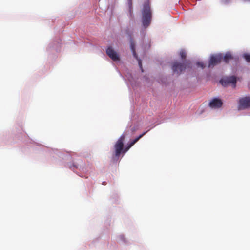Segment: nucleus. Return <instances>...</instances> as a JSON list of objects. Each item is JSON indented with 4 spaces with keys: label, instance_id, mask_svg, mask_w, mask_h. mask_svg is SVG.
<instances>
[{
    "label": "nucleus",
    "instance_id": "nucleus-14",
    "mask_svg": "<svg viewBox=\"0 0 250 250\" xmlns=\"http://www.w3.org/2000/svg\"><path fill=\"white\" fill-rule=\"evenodd\" d=\"M128 4L129 5L130 9L131 8L132 6V0H128Z\"/></svg>",
    "mask_w": 250,
    "mask_h": 250
},
{
    "label": "nucleus",
    "instance_id": "nucleus-7",
    "mask_svg": "<svg viewBox=\"0 0 250 250\" xmlns=\"http://www.w3.org/2000/svg\"><path fill=\"white\" fill-rule=\"evenodd\" d=\"M250 107V97H245L239 100V109H245Z\"/></svg>",
    "mask_w": 250,
    "mask_h": 250
},
{
    "label": "nucleus",
    "instance_id": "nucleus-16",
    "mask_svg": "<svg viewBox=\"0 0 250 250\" xmlns=\"http://www.w3.org/2000/svg\"><path fill=\"white\" fill-rule=\"evenodd\" d=\"M73 167H75V168H78V167L75 166V165H74Z\"/></svg>",
    "mask_w": 250,
    "mask_h": 250
},
{
    "label": "nucleus",
    "instance_id": "nucleus-6",
    "mask_svg": "<svg viewBox=\"0 0 250 250\" xmlns=\"http://www.w3.org/2000/svg\"><path fill=\"white\" fill-rule=\"evenodd\" d=\"M107 55L114 61L120 60V57L118 54L112 48V47H108L106 51Z\"/></svg>",
    "mask_w": 250,
    "mask_h": 250
},
{
    "label": "nucleus",
    "instance_id": "nucleus-13",
    "mask_svg": "<svg viewBox=\"0 0 250 250\" xmlns=\"http://www.w3.org/2000/svg\"><path fill=\"white\" fill-rule=\"evenodd\" d=\"M197 65L198 67H200L202 69H203L205 67L204 64L202 62H198L197 63Z\"/></svg>",
    "mask_w": 250,
    "mask_h": 250
},
{
    "label": "nucleus",
    "instance_id": "nucleus-5",
    "mask_svg": "<svg viewBox=\"0 0 250 250\" xmlns=\"http://www.w3.org/2000/svg\"><path fill=\"white\" fill-rule=\"evenodd\" d=\"M222 60L223 56L221 54H216L211 56L209 61L208 67H214L220 63Z\"/></svg>",
    "mask_w": 250,
    "mask_h": 250
},
{
    "label": "nucleus",
    "instance_id": "nucleus-10",
    "mask_svg": "<svg viewBox=\"0 0 250 250\" xmlns=\"http://www.w3.org/2000/svg\"><path fill=\"white\" fill-rule=\"evenodd\" d=\"M223 59L226 63H228L230 60L233 59V57L230 52H227L223 57Z\"/></svg>",
    "mask_w": 250,
    "mask_h": 250
},
{
    "label": "nucleus",
    "instance_id": "nucleus-3",
    "mask_svg": "<svg viewBox=\"0 0 250 250\" xmlns=\"http://www.w3.org/2000/svg\"><path fill=\"white\" fill-rule=\"evenodd\" d=\"M142 14L143 24L145 27H147L150 24L151 19V12L148 4H144Z\"/></svg>",
    "mask_w": 250,
    "mask_h": 250
},
{
    "label": "nucleus",
    "instance_id": "nucleus-9",
    "mask_svg": "<svg viewBox=\"0 0 250 250\" xmlns=\"http://www.w3.org/2000/svg\"><path fill=\"white\" fill-rule=\"evenodd\" d=\"M135 43H134V42L132 41H131V42H130V48H131V50L132 52L133 55L134 57L135 58L137 59V60L138 61L139 67H140V69H141L142 72H143L141 60L140 59H139L138 57L137 53H136V51H135Z\"/></svg>",
    "mask_w": 250,
    "mask_h": 250
},
{
    "label": "nucleus",
    "instance_id": "nucleus-15",
    "mask_svg": "<svg viewBox=\"0 0 250 250\" xmlns=\"http://www.w3.org/2000/svg\"><path fill=\"white\" fill-rule=\"evenodd\" d=\"M131 130H132V132H134V131H135V129L134 128H132L131 129Z\"/></svg>",
    "mask_w": 250,
    "mask_h": 250
},
{
    "label": "nucleus",
    "instance_id": "nucleus-12",
    "mask_svg": "<svg viewBox=\"0 0 250 250\" xmlns=\"http://www.w3.org/2000/svg\"><path fill=\"white\" fill-rule=\"evenodd\" d=\"M243 57L248 62H250V54H244Z\"/></svg>",
    "mask_w": 250,
    "mask_h": 250
},
{
    "label": "nucleus",
    "instance_id": "nucleus-4",
    "mask_svg": "<svg viewBox=\"0 0 250 250\" xmlns=\"http://www.w3.org/2000/svg\"><path fill=\"white\" fill-rule=\"evenodd\" d=\"M220 83L224 86L232 84L233 87H235L236 86V78L233 76L227 77L220 80Z\"/></svg>",
    "mask_w": 250,
    "mask_h": 250
},
{
    "label": "nucleus",
    "instance_id": "nucleus-2",
    "mask_svg": "<svg viewBox=\"0 0 250 250\" xmlns=\"http://www.w3.org/2000/svg\"><path fill=\"white\" fill-rule=\"evenodd\" d=\"M190 65L191 62L189 61H183L182 62L175 61L172 64L171 69L174 73L179 75L186 68L190 67Z\"/></svg>",
    "mask_w": 250,
    "mask_h": 250
},
{
    "label": "nucleus",
    "instance_id": "nucleus-1",
    "mask_svg": "<svg viewBox=\"0 0 250 250\" xmlns=\"http://www.w3.org/2000/svg\"><path fill=\"white\" fill-rule=\"evenodd\" d=\"M146 132H144L140 135L135 139L129 142L124 148V141L125 139V135L122 134L116 142L114 148L115 150L114 156L115 158H119L123 152L126 153L141 138H142Z\"/></svg>",
    "mask_w": 250,
    "mask_h": 250
},
{
    "label": "nucleus",
    "instance_id": "nucleus-11",
    "mask_svg": "<svg viewBox=\"0 0 250 250\" xmlns=\"http://www.w3.org/2000/svg\"><path fill=\"white\" fill-rule=\"evenodd\" d=\"M180 55L181 58V59L183 60V61H186V53L184 50H181L180 52Z\"/></svg>",
    "mask_w": 250,
    "mask_h": 250
},
{
    "label": "nucleus",
    "instance_id": "nucleus-8",
    "mask_svg": "<svg viewBox=\"0 0 250 250\" xmlns=\"http://www.w3.org/2000/svg\"><path fill=\"white\" fill-rule=\"evenodd\" d=\"M223 102L220 99L214 98L209 103V106L211 108H219L222 106Z\"/></svg>",
    "mask_w": 250,
    "mask_h": 250
}]
</instances>
